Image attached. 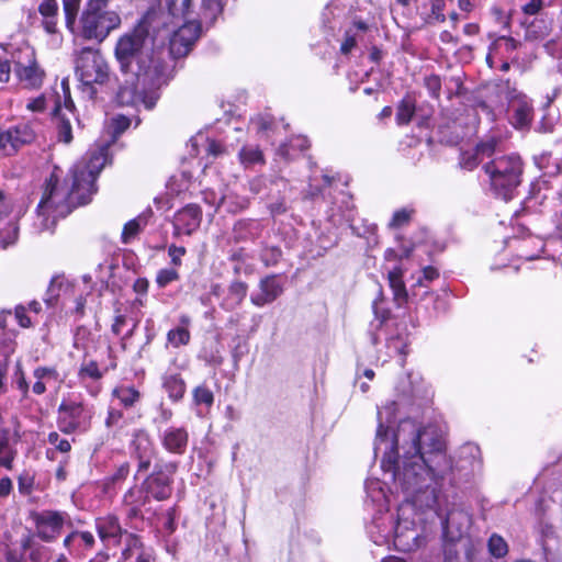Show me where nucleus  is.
I'll list each match as a JSON object with an SVG mask.
<instances>
[{"label":"nucleus","mask_w":562,"mask_h":562,"mask_svg":"<svg viewBox=\"0 0 562 562\" xmlns=\"http://www.w3.org/2000/svg\"><path fill=\"white\" fill-rule=\"evenodd\" d=\"M130 119L124 115H117L111 119L109 124L110 133L112 136L111 140L114 142L116 137L120 136L130 126Z\"/></svg>","instance_id":"obj_42"},{"label":"nucleus","mask_w":562,"mask_h":562,"mask_svg":"<svg viewBox=\"0 0 562 562\" xmlns=\"http://www.w3.org/2000/svg\"><path fill=\"white\" fill-rule=\"evenodd\" d=\"M35 127V122L22 121L7 130H0V157L13 156L23 146L33 143L36 138Z\"/></svg>","instance_id":"obj_8"},{"label":"nucleus","mask_w":562,"mask_h":562,"mask_svg":"<svg viewBox=\"0 0 562 562\" xmlns=\"http://www.w3.org/2000/svg\"><path fill=\"white\" fill-rule=\"evenodd\" d=\"M81 0H63L66 26L72 30Z\"/></svg>","instance_id":"obj_40"},{"label":"nucleus","mask_w":562,"mask_h":562,"mask_svg":"<svg viewBox=\"0 0 562 562\" xmlns=\"http://www.w3.org/2000/svg\"><path fill=\"white\" fill-rule=\"evenodd\" d=\"M193 400L196 405L211 407L214 402V395L207 386L199 385L193 390Z\"/></svg>","instance_id":"obj_41"},{"label":"nucleus","mask_w":562,"mask_h":562,"mask_svg":"<svg viewBox=\"0 0 562 562\" xmlns=\"http://www.w3.org/2000/svg\"><path fill=\"white\" fill-rule=\"evenodd\" d=\"M109 0H88L80 19V34L86 40L102 42L112 30L121 24V18L114 11L106 10Z\"/></svg>","instance_id":"obj_6"},{"label":"nucleus","mask_w":562,"mask_h":562,"mask_svg":"<svg viewBox=\"0 0 562 562\" xmlns=\"http://www.w3.org/2000/svg\"><path fill=\"white\" fill-rule=\"evenodd\" d=\"M58 139L66 144H69L72 139L70 122L64 117L58 119L57 123Z\"/></svg>","instance_id":"obj_50"},{"label":"nucleus","mask_w":562,"mask_h":562,"mask_svg":"<svg viewBox=\"0 0 562 562\" xmlns=\"http://www.w3.org/2000/svg\"><path fill=\"white\" fill-rule=\"evenodd\" d=\"M413 508L411 504L401 506L397 522L394 527V546L397 550L403 552L414 551L425 542V538L422 536L415 522L406 517L408 512H412Z\"/></svg>","instance_id":"obj_9"},{"label":"nucleus","mask_w":562,"mask_h":562,"mask_svg":"<svg viewBox=\"0 0 562 562\" xmlns=\"http://www.w3.org/2000/svg\"><path fill=\"white\" fill-rule=\"evenodd\" d=\"M483 170L488 177L490 187L494 194L504 200H509L521 182L522 161L517 155H504L486 162Z\"/></svg>","instance_id":"obj_4"},{"label":"nucleus","mask_w":562,"mask_h":562,"mask_svg":"<svg viewBox=\"0 0 562 562\" xmlns=\"http://www.w3.org/2000/svg\"><path fill=\"white\" fill-rule=\"evenodd\" d=\"M480 164V158L475 153H464L462 155L460 165L462 168L472 170Z\"/></svg>","instance_id":"obj_59"},{"label":"nucleus","mask_w":562,"mask_h":562,"mask_svg":"<svg viewBox=\"0 0 562 562\" xmlns=\"http://www.w3.org/2000/svg\"><path fill=\"white\" fill-rule=\"evenodd\" d=\"M168 255L171 259V263L176 267L181 266V258L186 255V248L182 246L170 245L168 248Z\"/></svg>","instance_id":"obj_57"},{"label":"nucleus","mask_w":562,"mask_h":562,"mask_svg":"<svg viewBox=\"0 0 562 562\" xmlns=\"http://www.w3.org/2000/svg\"><path fill=\"white\" fill-rule=\"evenodd\" d=\"M445 0H430V12L427 18L428 23L436 24L445 22Z\"/></svg>","instance_id":"obj_39"},{"label":"nucleus","mask_w":562,"mask_h":562,"mask_svg":"<svg viewBox=\"0 0 562 562\" xmlns=\"http://www.w3.org/2000/svg\"><path fill=\"white\" fill-rule=\"evenodd\" d=\"M310 147V142L306 137L297 136L290 140L288 145H284L281 150H284V155H286L288 158H291L289 150L290 149H299L301 151L307 149Z\"/></svg>","instance_id":"obj_49"},{"label":"nucleus","mask_w":562,"mask_h":562,"mask_svg":"<svg viewBox=\"0 0 562 562\" xmlns=\"http://www.w3.org/2000/svg\"><path fill=\"white\" fill-rule=\"evenodd\" d=\"M546 182L544 181H537L535 183L531 184V189H530V194L529 196L526 199V203L529 205L532 201L535 202H541L544 198H546V194H541V190L542 188L544 187Z\"/></svg>","instance_id":"obj_55"},{"label":"nucleus","mask_w":562,"mask_h":562,"mask_svg":"<svg viewBox=\"0 0 562 562\" xmlns=\"http://www.w3.org/2000/svg\"><path fill=\"white\" fill-rule=\"evenodd\" d=\"M125 325H126V317L122 314H119L115 316L111 329L114 335L119 336L122 333V329Z\"/></svg>","instance_id":"obj_64"},{"label":"nucleus","mask_w":562,"mask_h":562,"mask_svg":"<svg viewBox=\"0 0 562 562\" xmlns=\"http://www.w3.org/2000/svg\"><path fill=\"white\" fill-rule=\"evenodd\" d=\"M431 509H435L441 519L442 532L446 539L456 541L469 529L471 517L457 504H447L443 508L438 501Z\"/></svg>","instance_id":"obj_10"},{"label":"nucleus","mask_w":562,"mask_h":562,"mask_svg":"<svg viewBox=\"0 0 562 562\" xmlns=\"http://www.w3.org/2000/svg\"><path fill=\"white\" fill-rule=\"evenodd\" d=\"M179 322H180L179 326L170 329L167 333V341L173 348H179L180 346H187L191 339V334L189 330V326L191 324V318L188 315H181L179 318Z\"/></svg>","instance_id":"obj_25"},{"label":"nucleus","mask_w":562,"mask_h":562,"mask_svg":"<svg viewBox=\"0 0 562 562\" xmlns=\"http://www.w3.org/2000/svg\"><path fill=\"white\" fill-rule=\"evenodd\" d=\"M403 278L404 270L400 266L394 267L387 273L389 285L393 292V300L398 307L404 306L409 299Z\"/></svg>","instance_id":"obj_22"},{"label":"nucleus","mask_w":562,"mask_h":562,"mask_svg":"<svg viewBox=\"0 0 562 562\" xmlns=\"http://www.w3.org/2000/svg\"><path fill=\"white\" fill-rule=\"evenodd\" d=\"M425 87L430 95L438 99L441 91V80L439 76L430 75L425 78Z\"/></svg>","instance_id":"obj_53"},{"label":"nucleus","mask_w":562,"mask_h":562,"mask_svg":"<svg viewBox=\"0 0 562 562\" xmlns=\"http://www.w3.org/2000/svg\"><path fill=\"white\" fill-rule=\"evenodd\" d=\"M113 395L125 407L134 406L140 398L139 392L134 386L121 385L113 390Z\"/></svg>","instance_id":"obj_33"},{"label":"nucleus","mask_w":562,"mask_h":562,"mask_svg":"<svg viewBox=\"0 0 562 562\" xmlns=\"http://www.w3.org/2000/svg\"><path fill=\"white\" fill-rule=\"evenodd\" d=\"M383 445L387 447V428L380 423L376 430V439L374 443L375 452L381 450Z\"/></svg>","instance_id":"obj_60"},{"label":"nucleus","mask_w":562,"mask_h":562,"mask_svg":"<svg viewBox=\"0 0 562 562\" xmlns=\"http://www.w3.org/2000/svg\"><path fill=\"white\" fill-rule=\"evenodd\" d=\"M413 214H414V210L407 209V207L395 211L393 213V216H392L390 223H389V227L392 229H397V228L408 225V223L412 220Z\"/></svg>","instance_id":"obj_36"},{"label":"nucleus","mask_w":562,"mask_h":562,"mask_svg":"<svg viewBox=\"0 0 562 562\" xmlns=\"http://www.w3.org/2000/svg\"><path fill=\"white\" fill-rule=\"evenodd\" d=\"M522 16L542 14V0H518Z\"/></svg>","instance_id":"obj_43"},{"label":"nucleus","mask_w":562,"mask_h":562,"mask_svg":"<svg viewBox=\"0 0 562 562\" xmlns=\"http://www.w3.org/2000/svg\"><path fill=\"white\" fill-rule=\"evenodd\" d=\"M57 413V424L60 431L64 434L82 432L90 427L93 407L79 397L69 396L61 401Z\"/></svg>","instance_id":"obj_7"},{"label":"nucleus","mask_w":562,"mask_h":562,"mask_svg":"<svg viewBox=\"0 0 562 562\" xmlns=\"http://www.w3.org/2000/svg\"><path fill=\"white\" fill-rule=\"evenodd\" d=\"M109 143H104L97 149L90 150L82 160L74 166L70 187L60 186L56 170L52 172L37 206L34 222L37 232L48 231L55 224V221L50 220L47 214L48 211L55 215L65 216L74 207L91 201L92 195L97 192L95 179L109 161Z\"/></svg>","instance_id":"obj_3"},{"label":"nucleus","mask_w":562,"mask_h":562,"mask_svg":"<svg viewBox=\"0 0 562 562\" xmlns=\"http://www.w3.org/2000/svg\"><path fill=\"white\" fill-rule=\"evenodd\" d=\"M12 461L13 454L9 448L8 438L5 436H0V465L11 469Z\"/></svg>","instance_id":"obj_46"},{"label":"nucleus","mask_w":562,"mask_h":562,"mask_svg":"<svg viewBox=\"0 0 562 562\" xmlns=\"http://www.w3.org/2000/svg\"><path fill=\"white\" fill-rule=\"evenodd\" d=\"M178 279L179 273L175 268H166L158 271L156 282L160 288H165L166 285Z\"/></svg>","instance_id":"obj_47"},{"label":"nucleus","mask_w":562,"mask_h":562,"mask_svg":"<svg viewBox=\"0 0 562 562\" xmlns=\"http://www.w3.org/2000/svg\"><path fill=\"white\" fill-rule=\"evenodd\" d=\"M13 59L0 57V82L5 83L10 80Z\"/></svg>","instance_id":"obj_58"},{"label":"nucleus","mask_w":562,"mask_h":562,"mask_svg":"<svg viewBox=\"0 0 562 562\" xmlns=\"http://www.w3.org/2000/svg\"><path fill=\"white\" fill-rule=\"evenodd\" d=\"M488 551L496 558H504L508 552L507 542L498 535H492L488 539Z\"/></svg>","instance_id":"obj_38"},{"label":"nucleus","mask_w":562,"mask_h":562,"mask_svg":"<svg viewBox=\"0 0 562 562\" xmlns=\"http://www.w3.org/2000/svg\"><path fill=\"white\" fill-rule=\"evenodd\" d=\"M148 496L140 488L134 487L128 490L124 495V502L131 506L130 515L137 516L140 507L148 503Z\"/></svg>","instance_id":"obj_32"},{"label":"nucleus","mask_w":562,"mask_h":562,"mask_svg":"<svg viewBox=\"0 0 562 562\" xmlns=\"http://www.w3.org/2000/svg\"><path fill=\"white\" fill-rule=\"evenodd\" d=\"M282 251L278 247H266L261 252V260L266 266H274L281 258Z\"/></svg>","instance_id":"obj_51"},{"label":"nucleus","mask_w":562,"mask_h":562,"mask_svg":"<svg viewBox=\"0 0 562 562\" xmlns=\"http://www.w3.org/2000/svg\"><path fill=\"white\" fill-rule=\"evenodd\" d=\"M520 26L527 41H542L552 31V20L546 14L521 16Z\"/></svg>","instance_id":"obj_18"},{"label":"nucleus","mask_w":562,"mask_h":562,"mask_svg":"<svg viewBox=\"0 0 562 562\" xmlns=\"http://www.w3.org/2000/svg\"><path fill=\"white\" fill-rule=\"evenodd\" d=\"M14 71L19 81L25 88H40L43 83L44 71L38 67L35 53L26 47L12 54Z\"/></svg>","instance_id":"obj_12"},{"label":"nucleus","mask_w":562,"mask_h":562,"mask_svg":"<svg viewBox=\"0 0 562 562\" xmlns=\"http://www.w3.org/2000/svg\"><path fill=\"white\" fill-rule=\"evenodd\" d=\"M12 209V199L0 190V246L2 249L14 245L19 236V226L16 221L9 218Z\"/></svg>","instance_id":"obj_14"},{"label":"nucleus","mask_w":562,"mask_h":562,"mask_svg":"<svg viewBox=\"0 0 562 562\" xmlns=\"http://www.w3.org/2000/svg\"><path fill=\"white\" fill-rule=\"evenodd\" d=\"M522 16L542 14V0H518Z\"/></svg>","instance_id":"obj_44"},{"label":"nucleus","mask_w":562,"mask_h":562,"mask_svg":"<svg viewBox=\"0 0 562 562\" xmlns=\"http://www.w3.org/2000/svg\"><path fill=\"white\" fill-rule=\"evenodd\" d=\"M177 470L175 463L159 462L155 464L153 473L143 483L146 495L156 501H165L172 494L173 474Z\"/></svg>","instance_id":"obj_11"},{"label":"nucleus","mask_w":562,"mask_h":562,"mask_svg":"<svg viewBox=\"0 0 562 562\" xmlns=\"http://www.w3.org/2000/svg\"><path fill=\"white\" fill-rule=\"evenodd\" d=\"M206 151L209 155L217 157L224 153V148L221 143L214 139H209Z\"/></svg>","instance_id":"obj_63"},{"label":"nucleus","mask_w":562,"mask_h":562,"mask_svg":"<svg viewBox=\"0 0 562 562\" xmlns=\"http://www.w3.org/2000/svg\"><path fill=\"white\" fill-rule=\"evenodd\" d=\"M130 450L132 457L138 461L137 471H147L156 456V449L149 434L145 429H135L133 431Z\"/></svg>","instance_id":"obj_13"},{"label":"nucleus","mask_w":562,"mask_h":562,"mask_svg":"<svg viewBox=\"0 0 562 562\" xmlns=\"http://www.w3.org/2000/svg\"><path fill=\"white\" fill-rule=\"evenodd\" d=\"M448 467L445 443L431 427L414 431L409 449L400 461L392 445L381 468L390 473L406 502L418 509L432 508L438 502V477Z\"/></svg>","instance_id":"obj_1"},{"label":"nucleus","mask_w":562,"mask_h":562,"mask_svg":"<svg viewBox=\"0 0 562 562\" xmlns=\"http://www.w3.org/2000/svg\"><path fill=\"white\" fill-rule=\"evenodd\" d=\"M15 317L22 327H30L32 325V321L26 315V308L24 306H18L15 308Z\"/></svg>","instance_id":"obj_61"},{"label":"nucleus","mask_w":562,"mask_h":562,"mask_svg":"<svg viewBox=\"0 0 562 562\" xmlns=\"http://www.w3.org/2000/svg\"><path fill=\"white\" fill-rule=\"evenodd\" d=\"M122 417H123V414L121 411L110 409L108 413V416L105 418V426L108 428H111V427L117 425V423L122 419Z\"/></svg>","instance_id":"obj_62"},{"label":"nucleus","mask_w":562,"mask_h":562,"mask_svg":"<svg viewBox=\"0 0 562 562\" xmlns=\"http://www.w3.org/2000/svg\"><path fill=\"white\" fill-rule=\"evenodd\" d=\"M76 76L81 83L82 92L94 99V85H104L110 78V67L99 49L83 47L76 57Z\"/></svg>","instance_id":"obj_5"},{"label":"nucleus","mask_w":562,"mask_h":562,"mask_svg":"<svg viewBox=\"0 0 562 562\" xmlns=\"http://www.w3.org/2000/svg\"><path fill=\"white\" fill-rule=\"evenodd\" d=\"M415 110V101L412 98L406 97L402 99L396 109V123L398 125H407L412 121Z\"/></svg>","instance_id":"obj_34"},{"label":"nucleus","mask_w":562,"mask_h":562,"mask_svg":"<svg viewBox=\"0 0 562 562\" xmlns=\"http://www.w3.org/2000/svg\"><path fill=\"white\" fill-rule=\"evenodd\" d=\"M497 140L494 137H491L484 142H481L475 147V154L477 157H490L496 148Z\"/></svg>","instance_id":"obj_52"},{"label":"nucleus","mask_w":562,"mask_h":562,"mask_svg":"<svg viewBox=\"0 0 562 562\" xmlns=\"http://www.w3.org/2000/svg\"><path fill=\"white\" fill-rule=\"evenodd\" d=\"M147 36L144 27H137L121 36L116 43L114 55L123 76V83L116 94L121 105L144 103L150 110L155 99L147 100V92L167 82V67L147 49Z\"/></svg>","instance_id":"obj_2"},{"label":"nucleus","mask_w":562,"mask_h":562,"mask_svg":"<svg viewBox=\"0 0 562 562\" xmlns=\"http://www.w3.org/2000/svg\"><path fill=\"white\" fill-rule=\"evenodd\" d=\"M239 161L245 168H250L255 165H262L265 162L263 154L258 146L245 145L238 154Z\"/></svg>","instance_id":"obj_31"},{"label":"nucleus","mask_w":562,"mask_h":562,"mask_svg":"<svg viewBox=\"0 0 562 562\" xmlns=\"http://www.w3.org/2000/svg\"><path fill=\"white\" fill-rule=\"evenodd\" d=\"M356 44H357L356 34L351 30H348L345 33V38L341 43L340 52L342 54L347 55L352 50V48L356 46Z\"/></svg>","instance_id":"obj_56"},{"label":"nucleus","mask_w":562,"mask_h":562,"mask_svg":"<svg viewBox=\"0 0 562 562\" xmlns=\"http://www.w3.org/2000/svg\"><path fill=\"white\" fill-rule=\"evenodd\" d=\"M439 277V272L436 268L428 266L423 269V279H418L417 282L412 286V299L423 301L425 296L431 294L429 286L424 283L425 281H432Z\"/></svg>","instance_id":"obj_27"},{"label":"nucleus","mask_w":562,"mask_h":562,"mask_svg":"<svg viewBox=\"0 0 562 562\" xmlns=\"http://www.w3.org/2000/svg\"><path fill=\"white\" fill-rule=\"evenodd\" d=\"M200 36V26L189 22L181 25L170 37L169 52L173 58H181L189 54Z\"/></svg>","instance_id":"obj_15"},{"label":"nucleus","mask_w":562,"mask_h":562,"mask_svg":"<svg viewBox=\"0 0 562 562\" xmlns=\"http://www.w3.org/2000/svg\"><path fill=\"white\" fill-rule=\"evenodd\" d=\"M248 291V285L243 281H234L229 284L227 294L221 302V307L225 311H234L245 300Z\"/></svg>","instance_id":"obj_23"},{"label":"nucleus","mask_w":562,"mask_h":562,"mask_svg":"<svg viewBox=\"0 0 562 562\" xmlns=\"http://www.w3.org/2000/svg\"><path fill=\"white\" fill-rule=\"evenodd\" d=\"M66 514L53 510H45L35 518L36 533L44 541L56 539L64 526Z\"/></svg>","instance_id":"obj_16"},{"label":"nucleus","mask_w":562,"mask_h":562,"mask_svg":"<svg viewBox=\"0 0 562 562\" xmlns=\"http://www.w3.org/2000/svg\"><path fill=\"white\" fill-rule=\"evenodd\" d=\"M162 447L170 453L183 454L189 442L186 427L169 426L160 434Z\"/></svg>","instance_id":"obj_19"},{"label":"nucleus","mask_w":562,"mask_h":562,"mask_svg":"<svg viewBox=\"0 0 562 562\" xmlns=\"http://www.w3.org/2000/svg\"><path fill=\"white\" fill-rule=\"evenodd\" d=\"M36 382L33 384V392L37 395L45 393L46 384L58 383L59 373L54 367H38L33 373Z\"/></svg>","instance_id":"obj_26"},{"label":"nucleus","mask_w":562,"mask_h":562,"mask_svg":"<svg viewBox=\"0 0 562 562\" xmlns=\"http://www.w3.org/2000/svg\"><path fill=\"white\" fill-rule=\"evenodd\" d=\"M59 286L60 282L58 278H53L47 290V296L44 299L45 303L49 307H53L56 304L57 297L59 295Z\"/></svg>","instance_id":"obj_54"},{"label":"nucleus","mask_w":562,"mask_h":562,"mask_svg":"<svg viewBox=\"0 0 562 562\" xmlns=\"http://www.w3.org/2000/svg\"><path fill=\"white\" fill-rule=\"evenodd\" d=\"M80 378H90L92 380H100L103 373L100 371L95 361H90L83 364L79 370Z\"/></svg>","instance_id":"obj_48"},{"label":"nucleus","mask_w":562,"mask_h":562,"mask_svg":"<svg viewBox=\"0 0 562 562\" xmlns=\"http://www.w3.org/2000/svg\"><path fill=\"white\" fill-rule=\"evenodd\" d=\"M258 223L252 220H240L233 227L235 241L251 239L257 235Z\"/></svg>","instance_id":"obj_30"},{"label":"nucleus","mask_w":562,"mask_h":562,"mask_svg":"<svg viewBox=\"0 0 562 562\" xmlns=\"http://www.w3.org/2000/svg\"><path fill=\"white\" fill-rule=\"evenodd\" d=\"M384 301V294L382 289L379 290L378 296L373 301V313L376 319H379L380 325L386 322L390 318V311L381 306V303Z\"/></svg>","instance_id":"obj_45"},{"label":"nucleus","mask_w":562,"mask_h":562,"mask_svg":"<svg viewBox=\"0 0 562 562\" xmlns=\"http://www.w3.org/2000/svg\"><path fill=\"white\" fill-rule=\"evenodd\" d=\"M97 530L102 540L116 538L121 533L119 520L114 516L97 519Z\"/></svg>","instance_id":"obj_29"},{"label":"nucleus","mask_w":562,"mask_h":562,"mask_svg":"<svg viewBox=\"0 0 562 562\" xmlns=\"http://www.w3.org/2000/svg\"><path fill=\"white\" fill-rule=\"evenodd\" d=\"M512 123L516 128H528L531 124L533 110L530 101L526 98H517L510 104Z\"/></svg>","instance_id":"obj_21"},{"label":"nucleus","mask_w":562,"mask_h":562,"mask_svg":"<svg viewBox=\"0 0 562 562\" xmlns=\"http://www.w3.org/2000/svg\"><path fill=\"white\" fill-rule=\"evenodd\" d=\"M165 4L172 16L186 18L191 5V0H165Z\"/></svg>","instance_id":"obj_37"},{"label":"nucleus","mask_w":562,"mask_h":562,"mask_svg":"<svg viewBox=\"0 0 562 562\" xmlns=\"http://www.w3.org/2000/svg\"><path fill=\"white\" fill-rule=\"evenodd\" d=\"M38 12L43 16V27L48 34L57 32L58 4L56 0H37Z\"/></svg>","instance_id":"obj_24"},{"label":"nucleus","mask_w":562,"mask_h":562,"mask_svg":"<svg viewBox=\"0 0 562 562\" xmlns=\"http://www.w3.org/2000/svg\"><path fill=\"white\" fill-rule=\"evenodd\" d=\"M259 290L258 293L251 294L250 301L254 305L261 307L277 300L282 294L283 286L277 276H268L260 281Z\"/></svg>","instance_id":"obj_20"},{"label":"nucleus","mask_w":562,"mask_h":562,"mask_svg":"<svg viewBox=\"0 0 562 562\" xmlns=\"http://www.w3.org/2000/svg\"><path fill=\"white\" fill-rule=\"evenodd\" d=\"M146 225V221L143 217H136L131 220L124 225L122 232V241L128 244Z\"/></svg>","instance_id":"obj_35"},{"label":"nucleus","mask_w":562,"mask_h":562,"mask_svg":"<svg viewBox=\"0 0 562 562\" xmlns=\"http://www.w3.org/2000/svg\"><path fill=\"white\" fill-rule=\"evenodd\" d=\"M164 389L172 401H179L186 393V383L180 374L172 373L164 376Z\"/></svg>","instance_id":"obj_28"},{"label":"nucleus","mask_w":562,"mask_h":562,"mask_svg":"<svg viewBox=\"0 0 562 562\" xmlns=\"http://www.w3.org/2000/svg\"><path fill=\"white\" fill-rule=\"evenodd\" d=\"M202 210L196 204H188L175 214L173 218V234L179 235H191L194 233L201 224Z\"/></svg>","instance_id":"obj_17"}]
</instances>
